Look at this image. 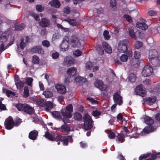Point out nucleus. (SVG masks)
Here are the masks:
<instances>
[{
    "label": "nucleus",
    "instance_id": "a878e982",
    "mask_svg": "<svg viewBox=\"0 0 160 160\" xmlns=\"http://www.w3.org/2000/svg\"><path fill=\"white\" fill-rule=\"evenodd\" d=\"M77 71V69L75 67H72L68 68L67 71V73L71 77H73L76 74Z\"/></svg>",
    "mask_w": 160,
    "mask_h": 160
},
{
    "label": "nucleus",
    "instance_id": "ddd939ff",
    "mask_svg": "<svg viewBox=\"0 0 160 160\" xmlns=\"http://www.w3.org/2000/svg\"><path fill=\"white\" fill-rule=\"evenodd\" d=\"M94 85L102 91H105L106 87L103 82L101 80H97L94 83Z\"/></svg>",
    "mask_w": 160,
    "mask_h": 160
},
{
    "label": "nucleus",
    "instance_id": "4d7b16f0",
    "mask_svg": "<svg viewBox=\"0 0 160 160\" xmlns=\"http://www.w3.org/2000/svg\"><path fill=\"white\" fill-rule=\"evenodd\" d=\"M87 99L88 101L91 102L93 104H98V101L95 100L92 98L88 97L87 98Z\"/></svg>",
    "mask_w": 160,
    "mask_h": 160
},
{
    "label": "nucleus",
    "instance_id": "7ed1b4c3",
    "mask_svg": "<svg viewBox=\"0 0 160 160\" xmlns=\"http://www.w3.org/2000/svg\"><path fill=\"white\" fill-rule=\"evenodd\" d=\"M15 106L18 111L23 112L27 114L31 115L34 112V108L26 103H19L16 104Z\"/></svg>",
    "mask_w": 160,
    "mask_h": 160
},
{
    "label": "nucleus",
    "instance_id": "6e6d98bb",
    "mask_svg": "<svg viewBox=\"0 0 160 160\" xmlns=\"http://www.w3.org/2000/svg\"><path fill=\"white\" fill-rule=\"evenodd\" d=\"M143 45L142 42L137 41L136 42L135 44V47L137 49H138L141 47Z\"/></svg>",
    "mask_w": 160,
    "mask_h": 160
},
{
    "label": "nucleus",
    "instance_id": "37998d69",
    "mask_svg": "<svg viewBox=\"0 0 160 160\" xmlns=\"http://www.w3.org/2000/svg\"><path fill=\"white\" fill-rule=\"evenodd\" d=\"M101 112L100 111L96 109L93 111L92 112V115L95 117H98V116L101 115Z\"/></svg>",
    "mask_w": 160,
    "mask_h": 160
},
{
    "label": "nucleus",
    "instance_id": "aec40b11",
    "mask_svg": "<svg viewBox=\"0 0 160 160\" xmlns=\"http://www.w3.org/2000/svg\"><path fill=\"white\" fill-rule=\"evenodd\" d=\"M39 25L42 28L47 27L50 25V21L45 18H43L39 22Z\"/></svg>",
    "mask_w": 160,
    "mask_h": 160
},
{
    "label": "nucleus",
    "instance_id": "2eb2a0df",
    "mask_svg": "<svg viewBox=\"0 0 160 160\" xmlns=\"http://www.w3.org/2000/svg\"><path fill=\"white\" fill-rule=\"evenodd\" d=\"M113 99L114 101L119 105H121L122 103V97L118 92L114 94Z\"/></svg>",
    "mask_w": 160,
    "mask_h": 160
},
{
    "label": "nucleus",
    "instance_id": "4468645a",
    "mask_svg": "<svg viewBox=\"0 0 160 160\" xmlns=\"http://www.w3.org/2000/svg\"><path fill=\"white\" fill-rule=\"evenodd\" d=\"M74 59L71 57H67L64 59L63 64L64 65L70 66L74 63Z\"/></svg>",
    "mask_w": 160,
    "mask_h": 160
},
{
    "label": "nucleus",
    "instance_id": "3c124183",
    "mask_svg": "<svg viewBox=\"0 0 160 160\" xmlns=\"http://www.w3.org/2000/svg\"><path fill=\"white\" fill-rule=\"evenodd\" d=\"M15 39L14 37H11L9 43L6 46V48H8L10 46L13 44L14 42Z\"/></svg>",
    "mask_w": 160,
    "mask_h": 160
},
{
    "label": "nucleus",
    "instance_id": "f704fd0d",
    "mask_svg": "<svg viewBox=\"0 0 160 160\" xmlns=\"http://www.w3.org/2000/svg\"><path fill=\"white\" fill-rule=\"evenodd\" d=\"M52 115L54 118L57 119H61L62 118L60 113L58 111L53 112Z\"/></svg>",
    "mask_w": 160,
    "mask_h": 160
},
{
    "label": "nucleus",
    "instance_id": "5fc2aeb1",
    "mask_svg": "<svg viewBox=\"0 0 160 160\" xmlns=\"http://www.w3.org/2000/svg\"><path fill=\"white\" fill-rule=\"evenodd\" d=\"M135 59H139L141 57V53L140 52L138 51H135L133 53Z\"/></svg>",
    "mask_w": 160,
    "mask_h": 160
},
{
    "label": "nucleus",
    "instance_id": "6e6552de",
    "mask_svg": "<svg viewBox=\"0 0 160 160\" xmlns=\"http://www.w3.org/2000/svg\"><path fill=\"white\" fill-rule=\"evenodd\" d=\"M70 43L73 48H79L81 46L80 39L76 35H72L71 37Z\"/></svg>",
    "mask_w": 160,
    "mask_h": 160
},
{
    "label": "nucleus",
    "instance_id": "774afa93",
    "mask_svg": "<svg viewBox=\"0 0 160 160\" xmlns=\"http://www.w3.org/2000/svg\"><path fill=\"white\" fill-rule=\"evenodd\" d=\"M117 158L120 160H126L121 153H120L118 154Z\"/></svg>",
    "mask_w": 160,
    "mask_h": 160
},
{
    "label": "nucleus",
    "instance_id": "052dcab7",
    "mask_svg": "<svg viewBox=\"0 0 160 160\" xmlns=\"http://www.w3.org/2000/svg\"><path fill=\"white\" fill-rule=\"evenodd\" d=\"M21 122V119L20 118L15 120V121H14V126L18 127L20 124Z\"/></svg>",
    "mask_w": 160,
    "mask_h": 160
},
{
    "label": "nucleus",
    "instance_id": "7c9ffc66",
    "mask_svg": "<svg viewBox=\"0 0 160 160\" xmlns=\"http://www.w3.org/2000/svg\"><path fill=\"white\" fill-rule=\"evenodd\" d=\"M75 120L81 121L82 119L81 114L78 112H76L74 115Z\"/></svg>",
    "mask_w": 160,
    "mask_h": 160
},
{
    "label": "nucleus",
    "instance_id": "a19ab883",
    "mask_svg": "<svg viewBox=\"0 0 160 160\" xmlns=\"http://www.w3.org/2000/svg\"><path fill=\"white\" fill-rule=\"evenodd\" d=\"M39 62V58L36 55L32 57V62L34 64H38Z\"/></svg>",
    "mask_w": 160,
    "mask_h": 160
},
{
    "label": "nucleus",
    "instance_id": "6ab92c4d",
    "mask_svg": "<svg viewBox=\"0 0 160 160\" xmlns=\"http://www.w3.org/2000/svg\"><path fill=\"white\" fill-rule=\"evenodd\" d=\"M8 31V30L5 31L1 34L0 36V42H1L4 43L7 41L9 37V34L7 32Z\"/></svg>",
    "mask_w": 160,
    "mask_h": 160
},
{
    "label": "nucleus",
    "instance_id": "cd10ccee",
    "mask_svg": "<svg viewBox=\"0 0 160 160\" xmlns=\"http://www.w3.org/2000/svg\"><path fill=\"white\" fill-rule=\"evenodd\" d=\"M57 134L53 136L52 134L49 133L48 131L46 132L44 136L45 137L51 141H56V137Z\"/></svg>",
    "mask_w": 160,
    "mask_h": 160
},
{
    "label": "nucleus",
    "instance_id": "f3484780",
    "mask_svg": "<svg viewBox=\"0 0 160 160\" xmlns=\"http://www.w3.org/2000/svg\"><path fill=\"white\" fill-rule=\"evenodd\" d=\"M55 88L58 92L61 94H64L66 92V88L64 85L57 84L55 86Z\"/></svg>",
    "mask_w": 160,
    "mask_h": 160
},
{
    "label": "nucleus",
    "instance_id": "423d86ee",
    "mask_svg": "<svg viewBox=\"0 0 160 160\" xmlns=\"http://www.w3.org/2000/svg\"><path fill=\"white\" fill-rule=\"evenodd\" d=\"M84 120V128L85 130L91 129L93 126V121L91 116L88 114H86L83 117Z\"/></svg>",
    "mask_w": 160,
    "mask_h": 160
},
{
    "label": "nucleus",
    "instance_id": "603ef678",
    "mask_svg": "<svg viewBox=\"0 0 160 160\" xmlns=\"http://www.w3.org/2000/svg\"><path fill=\"white\" fill-rule=\"evenodd\" d=\"M24 40L23 38H21L20 40L21 42L20 46V48L22 49H24L26 46V43L24 42Z\"/></svg>",
    "mask_w": 160,
    "mask_h": 160
},
{
    "label": "nucleus",
    "instance_id": "f257e3e1",
    "mask_svg": "<svg viewBox=\"0 0 160 160\" xmlns=\"http://www.w3.org/2000/svg\"><path fill=\"white\" fill-rule=\"evenodd\" d=\"M118 49L119 52L127 54L129 56H132V49L129 47V42L127 39H125L120 42Z\"/></svg>",
    "mask_w": 160,
    "mask_h": 160
},
{
    "label": "nucleus",
    "instance_id": "09e8293b",
    "mask_svg": "<svg viewBox=\"0 0 160 160\" xmlns=\"http://www.w3.org/2000/svg\"><path fill=\"white\" fill-rule=\"evenodd\" d=\"M65 109L72 113L73 111V107L72 104H69L67 105Z\"/></svg>",
    "mask_w": 160,
    "mask_h": 160
},
{
    "label": "nucleus",
    "instance_id": "39448f33",
    "mask_svg": "<svg viewBox=\"0 0 160 160\" xmlns=\"http://www.w3.org/2000/svg\"><path fill=\"white\" fill-rule=\"evenodd\" d=\"M145 122L148 126H146L143 129V132L148 133L150 132H153L154 131V127L153 125L154 123V121L151 118L149 117L146 116L144 118Z\"/></svg>",
    "mask_w": 160,
    "mask_h": 160
},
{
    "label": "nucleus",
    "instance_id": "338daca9",
    "mask_svg": "<svg viewBox=\"0 0 160 160\" xmlns=\"http://www.w3.org/2000/svg\"><path fill=\"white\" fill-rule=\"evenodd\" d=\"M143 83L145 85H149L151 83V81L149 79H146L143 81Z\"/></svg>",
    "mask_w": 160,
    "mask_h": 160
},
{
    "label": "nucleus",
    "instance_id": "bb28decb",
    "mask_svg": "<svg viewBox=\"0 0 160 160\" xmlns=\"http://www.w3.org/2000/svg\"><path fill=\"white\" fill-rule=\"evenodd\" d=\"M102 45L105 51L109 53H111L112 52V49L111 47L108 44L105 42H103L102 43Z\"/></svg>",
    "mask_w": 160,
    "mask_h": 160
},
{
    "label": "nucleus",
    "instance_id": "393cba45",
    "mask_svg": "<svg viewBox=\"0 0 160 160\" xmlns=\"http://www.w3.org/2000/svg\"><path fill=\"white\" fill-rule=\"evenodd\" d=\"M48 4L56 8H58L61 6L60 2L58 0H52L48 2Z\"/></svg>",
    "mask_w": 160,
    "mask_h": 160
},
{
    "label": "nucleus",
    "instance_id": "c03bdc74",
    "mask_svg": "<svg viewBox=\"0 0 160 160\" xmlns=\"http://www.w3.org/2000/svg\"><path fill=\"white\" fill-rule=\"evenodd\" d=\"M151 154L150 153H147L146 154H142L139 158L138 160H142L143 159H145L149 157Z\"/></svg>",
    "mask_w": 160,
    "mask_h": 160
},
{
    "label": "nucleus",
    "instance_id": "79ce46f5",
    "mask_svg": "<svg viewBox=\"0 0 160 160\" xmlns=\"http://www.w3.org/2000/svg\"><path fill=\"white\" fill-rule=\"evenodd\" d=\"M33 78H32L28 77L26 78V82L27 85L30 86H32L33 82Z\"/></svg>",
    "mask_w": 160,
    "mask_h": 160
},
{
    "label": "nucleus",
    "instance_id": "473e14b6",
    "mask_svg": "<svg viewBox=\"0 0 160 160\" xmlns=\"http://www.w3.org/2000/svg\"><path fill=\"white\" fill-rule=\"evenodd\" d=\"M136 78V76L135 74L133 73H131L129 75L128 79L129 81L131 82H135Z\"/></svg>",
    "mask_w": 160,
    "mask_h": 160
},
{
    "label": "nucleus",
    "instance_id": "680f3d73",
    "mask_svg": "<svg viewBox=\"0 0 160 160\" xmlns=\"http://www.w3.org/2000/svg\"><path fill=\"white\" fill-rule=\"evenodd\" d=\"M110 5L112 8L115 6L116 5V0H111Z\"/></svg>",
    "mask_w": 160,
    "mask_h": 160
},
{
    "label": "nucleus",
    "instance_id": "9b49d317",
    "mask_svg": "<svg viewBox=\"0 0 160 160\" xmlns=\"http://www.w3.org/2000/svg\"><path fill=\"white\" fill-rule=\"evenodd\" d=\"M31 52L35 53L43 54L44 52L42 48V46L40 45L35 46L33 47L31 49Z\"/></svg>",
    "mask_w": 160,
    "mask_h": 160
},
{
    "label": "nucleus",
    "instance_id": "5701e85b",
    "mask_svg": "<svg viewBox=\"0 0 160 160\" xmlns=\"http://www.w3.org/2000/svg\"><path fill=\"white\" fill-rule=\"evenodd\" d=\"M61 113L63 117L65 118H70L72 116V113L65 109L62 110Z\"/></svg>",
    "mask_w": 160,
    "mask_h": 160
},
{
    "label": "nucleus",
    "instance_id": "72a5a7b5",
    "mask_svg": "<svg viewBox=\"0 0 160 160\" xmlns=\"http://www.w3.org/2000/svg\"><path fill=\"white\" fill-rule=\"evenodd\" d=\"M132 56H129L127 54H123L121 55L120 57V59L121 61L125 62L127 61L128 57H131Z\"/></svg>",
    "mask_w": 160,
    "mask_h": 160
},
{
    "label": "nucleus",
    "instance_id": "49530a36",
    "mask_svg": "<svg viewBox=\"0 0 160 160\" xmlns=\"http://www.w3.org/2000/svg\"><path fill=\"white\" fill-rule=\"evenodd\" d=\"M82 54V52L79 49L75 50L73 51V54L75 56L78 57L81 56Z\"/></svg>",
    "mask_w": 160,
    "mask_h": 160
},
{
    "label": "nucleus",
    "instance_id": "9d476101",
    "mask_svg": "<svg viewBox=\"0 0 160 160\" xmlns=\"http://www.w3.org/2000/svg\"><path fill=\"white\" fill-rule=\"evenodd\" d=\"M135 92V94L139 95L142 97H144L146 95L145 91L143 90V86L141 84L136 87Z\"/></svg>",
    "mask_w": 160,
    "mask_h": 160
},
{
    "label": "nucleus",
    "instance_id": "1a4fd4ad",
    "mask_svg": "<svg viewBox=\"0 0 160 160\" xmlns=\"http://www.w3.org/2000/svg\"><path fill=\"white\" fill-rule=\"evenodd\" d=\"M153 69L149 66H144L142 71V75L144 77H147L151 75L152 73Z\"/></svg>",
    "mask_w": 160,
    "mask_h": 160
},
{
    "label": "nucleus",
    "instance_id": "f8f14e48",
    "mask_svg": "<svg viewBox=\"0 0 160 160\" xmlns=\"http://www.w3.org/2000/svg\"><path fill=\"white\" fill-rule=\"evenodd\" d=\"M55 130H59L60 131L66 133V135H67L71 131L70 128L66 124L62 125L60 128H57Z\"/></svg>",
    "mask_w": 160,
    "mask_h": 160
},
{
    "label": "nucleus",
    "instance_id": "69168bd1",
    "mask_svg": "<svg viewBox=\"0 0 160 160\" xmlns=\"http://www.w3.org/2000/svg\"><path fill=\"white\" fill-rule=\"evenodd\" d=\"M148 14L150 16H155L157 14V12H156L153 11V10H150L148 12Z\"/></svg>",
    "mask_w": 160,
    "mask_h": 160
},
{
    "label": "nucleus",
    "instance_id": "c756f323",
    "mask_svg": "<svg viewBox=\"0 0 160 160\" xmlns=\"http://www.w3.org/2000/svg\"><path fill=\"white\" fill-rule=\"evenodd\" d=\"M45 109L47 111H48L51 109L53 107L52 102L50 101L46 102L44 105Z\"/></svg>",
    "mask_w": 160,
    "mask_h": 160
},
{
    "label": "nucleus",
    "instance_id": "412c9836",
    "mask_svg": "<svg viewBox=\"0 0 160 160\" xmlns=\"http://www.w3.org/2000/svg\"><path fill=\"white\" fill-rule=\"evenodd\" d=\"M38 135V132L37 131L33 130L31 131L28 135V138L31 140H35Z\"/></svg>",
    "mask_w": 160,
    "mask_h": 160
},
{
    "label": "nucleus",
    "instance_id": "a18cd8bd",
    "mask_svg": "<svg viewBox=\"0 0 160 160\" xmlns=\"http://www.w3.org/2000/svg\"><path fill=\"white\" fill-rule=\"evenodd\" d=\"M103 35L104 38L106 40L109 39L111 37L110 35L109 34L108 31L107 30H105L104 31Z\"/></svg>",
    "mask_w": 160,
    "mask_h": 160
},
{
    "label": "nucleus",
    "instance_id": "b1692460",
    "mask_svg": "<svg viewBox=\"0 0 160 160\" xmlns=\"http://www.w3.org/2000/svg\"><path fill=\"white\" fill-rule=\"evenodd\" d=\"M15 29L16 31H21L24 29L25 25L23 23L16 22L14 24Z\"/></svg>",
    "mask_w": 160,
    "mask_h": 160
},
{
    "label": "nucleus",
    "instance_id": "c85d7f7f",
    "mask_svg": "<svg viewBox=\"0 0 160 160\" xmlns=\"http://www.w3.org/2000/svg\"><path fill=\"white\" fill-rule=\"evenodd\" d=\"M116 137V141H118V143H122L125 141V136L122 134L118 133Z\"/></svg>",
    "mask_w": 160,
    "mask_h": 160
},
{
    "label": "nucleus",
    "instance_id": "58836bf2",
    "mask_svg": "<svg viewBox=\"0 0 160 160\" xmlns=\"http://www.w3.org/2000/svg\"><path fill=\"white\" fill-rule=\"evenodd\" d=\"M140 129H141L140 128H138L137 127H134L131 130V133L134 132L136 134H143V130L140 132L138 131V130Z\"/></svg>",
    "mask_w": 160,
    "mask_h": 160
},
{
    "label": "nucleus",
    "instance_id": "20e7f679",
    "mask_svg": "<svg viewBox=\"0 0 160 160\" xmlns=\"http://www.w3.org/2000/svg\"><path fill=\"white\" fill-rule=\"evenodd\" d=\"M55 139L56 141L57 142L58 145H59L60 142H62L64 146H68V145L69 142L72 143L73 141L72 137L70 135L63 136L58 134L56 135Z\"/></svg>",
    "mask_w": 160,
    "mask_h": 160
},
{
    "label": "nucleus",
    "instance_id": "dca6fc26",
    "mask_svg": "<svg viewBox=\"0 0 160 160\" xmlns=\"http://www.w3.org/2000/svg\"><path fill=\"white\" fill-rule=\"evenodd\" d=\"M69 42L68 41L65 40V39H63L62 43L60 45V47L63 51H65L68 49Z\"/></svg>",
    "mask_w": 160,
    "mask_h": 160
},
{
    "label": "nucleus",
    "instance_id": "c9c22d12",
    "mask_svg": "<svg viewBox=\"0 0 160 160\" xmlns=\"http://www.w3.org/2000/svg\"><path fill=\"white\" fill-rule=\"evenodd\" d=\"M5 93L8 97H9L12 96H15L16 95V93L15 92H12L11 90L8 89L6 90Z\"/></svg>",
    "mask_w": 160,
    "mask_h": 160
},
{
    "label": "nucleus",
    "instance_id": "864d4df0",
    "mask_svg": "<svg viewBox=\"0 0 160 160\" xmlns=\"http://www.w3.org/2000/svg\"><path fill=\"white\" fill-rule=\"evenodd\" d=\"M36 9L38 12H42L44 10V8L41 5H37L36 6Z\"/></svg>",
    "mask_w": 160,
    "mask_h": 160
},
{
    "label": "nucleus",
    "instance_id": "a211bd4d",
    "mask_svg": "<svg viewBox=\"0 0 160 160\" xmlns=\"http://www.w3.org/2000/svg\"><path fill=\"white\" fill-rule=\"evenodd\" d=\"M142 20L141 19H140V20L142 21V22H138L136 24V26L137 28L142 30H144L148 28V26L144 22L145 20L143 18H142Z\"/></svg>",
    "mask_w": 160,
    "mask_h": 160
},
{
    "label": "nucleus",
    "instance_id": "de8ad7c7",
    "mask_svg": "<svg viewBox=\"0 0 160 160\" xmlns=\"http://www.w3.org/2000/svg\"><path fill=\"white\" fill-rule=\"evenodd\" d=\"M86 67L87 69H91L93 67L92 62H88L86 63Z\"/></svg>",
    "mask_w": 160,
    "mask_h": 160
},
{
    "label": "nucleus",
    "instance_id": "4be33fe9",
    "mask_svg": "<svg viewBox=\"0 0 160 160\" xmlns=\"http://www.w3.org/2000/svg\"><path fill=\"white\" fill-rule=\"evenodd\" d=\"M156 98L155 96L152 97H146L145 98V100L147 102L148 104L149 105H153L156 102Z\"/></svg>",
    "mask_w": 160,
    "mask_h": 160
},
{
    "label": "nucleus",
    "instance_id": "bf43d9fd",
    "mask_svg": "<svg viewBox=\"0 0 160 160\" xmlns=\"http://www.w3.org/2000/svg\"><path fill=\"white\" fill-rule=\"evenodd\" d=\"M42 45L47 48L49 47L50 46V44L49 42L47 40H45L42 42Z\"/></svg>",
    "mask_w": 160,
    "mask_h": 160
},
{
    "label": "nucleus",
    "instance_id": "e2e57ef3",
    "mask_svg": "<svg viewBox=\"0 0 160 160\" xmlns=\"http://www.w3.org/2000/svg\"><path fill=\"white\" fill-rule=\"evenodd\" d=\"M83 79V78L81 77H78L76 78L75 81L76 82H78L79 83H81L82 80Z\"/></svg>",
    "mask_w": 160,
    "mask_h": 160
},
{
    "label": "nucleus",
    "instance_id": "8fccbe9b",
    "mask_svg": "<svg viewBox=\"0 0 160 160\" xmlns=\"http://www.w3.org/2000/svg\"><path fill=\"white\" fill-rule=\"evenodd\" d=\"M18 82H15V85L17 87H19L20 88L23 87L24 84V83L21 81L18 80Z\"/></svg>",
    "mask_w": 160,
    "mask_h": 160
},
{
    "label": "nucleus",
    "instance_id": "e433bc0d",
    "mask_svg": "<svg viewBox=\"0 0 160 160\" xmlns=\"http://www.w3.org/2000/svg\"><path fill=\"white\" fill-rule=\"evenodd\" d=\"M35 101L38 105L41 107L43 106L45 104V102L44 99H36Z\"/></svg>",
    "mask_w": 160,
    "mask_h": 160
},
{
    "label": "nucleus",
    "instance_id": "0eeeda50",
    "mask_svg": "<svg viewBox=\"0 0 160 160\" xmlns=\"http://www.w3.org/2000/svg\"><path fill=\"white\" fill-rule=\"evenodd\" d=\"M14 120L11 116L6 118L4 122V126L7 130H11L14 127Z\"/></svg>",
    "mask_w": 160,
    "mask_h": 160
},
{
    "label": "nucleus",
    "instance_id": "0e129e2a",
    "mask_svg": "<svg viewBox=\"0 0 160 160\" xmlns=\"http://www.w3.org/2000/svg\"><path fill=\"white\" fill-rule=\"evenodd\" d=\"M6 47H5V45L3 43H2L0 45V52H2L5 50Z\"/></svg>",
    "mask_w": 160,
    "mask_h": 160
},
{
    "label": "nucleus",
    "instance_id": "2f4dec72",
    "mask_svg": "<svg viewBox=\"0 0 160 160\" xmlns=\"http://www.w3.org/2000/svg\"><path fill=\"white\" fill-rule=\"evenodd\" d=\"M42 94L45 96L46 98H49L53 96L52 93L49 91H45Z\"/></svg>",
    "mask_w": 160,
    "mask_h": 160
},
{
    "label": "nucleus",
    "instance_id": "4c0bfd02",
    "mask_svg": "<svg viewBox=\"0 0 160 160\" xmlns=\"http://www.w3.org/2000/svg\"><path fill=\"white\" fill-rule=\"evenodd\" d=\"M128 30L129 33L131 37L132 38L136 39V36L135 34V32L132 29L129 28L128 29Z\"/></svg>",
    "mask_w": 160,
    "mask_h": 160
},
{
    "label": "nucleus",
    "instance_id": "13d9d810",
    "mask_svg": "<svg viewBox=\"0 0 160 160\" xmlns=\"http://www.w3.org/2000/svg\"><path fill=\"white\" fill-rule=\"evenodd\" d=\"M123 17L126 19L128 22L130 23L132 22L133 21L131 17L128 14H124Z\"/></svg>",
    "mask_w": 160,
    "mask_h": 160
},
{
    "label": "nucleus",
    "instance_id": "f03ea898",
    "mask_svg": "<svg viewBox=\"0 0 160 160\" xmlns=\"http://www.w3.org/2000/svg\"><path fill=\"white\" fill-rule=\"evenodd\" d=\"M159 52L156 49H151L149 52V64L157 67L159 63Z\"/></svg>",
    "mask_w": 160,
    "mask_h": 160
},
{
    "label": "nucleus",
    "instance_id": "ea45409f",
    "mask_svg": "<svg viewBox=\"0 0 160 160\" xmlns=\"http://www.w3.org/2000/svg\"><path fill=\"white\" fill-rule=\"evenodd\" d=\"M29 95V90L28 87L24 88L23 92V97L26 98L28 97Z\"/></svg>",
    "mask_w": 160,
    "mask_h": 160
}]
</instances>
